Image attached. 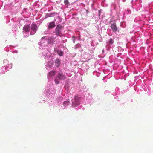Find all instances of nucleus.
Here are the masks:
<instances>
[{"label":"nucleus","instance_id":"f257e3e1","mask_svg":"<svg viewBox=\"0 0 153 153\" xmlns=\"http://www.w3.org/2000/svg\"><path fill=\"white\" fill-rule=\"evenodd\" d=\"M65 78V76L63 74V73L62 72H59L57 76L55 79V83L56 84H58L59 83V81L58 80V79L60 80H64Z\"/></svg>","mask_w":153,"mask_h":153},{"label":"nucleus","instance_id":"f03ea898","mask_svg":"<svg viewBox=\"0 0 153 153\" xmlns=\"http://www.w3.org/2000/svg\"><path fill=\"white\" fill-rule=\"evenodd\" d=\"M30 27L32 31L30 32V35L34 34L37 30V26L35 23H33L31 25Z\"/></svg>","mask_w":153,"mask_h":153},{"label":"nucleus","instance_id":"7ed1b4c3","mask_svg":"<svg viewBox=\"0 0 153 153\" xmlns=\"http://www.w3.org/2000/svg\"><path fill=\"white\" fill-rule=\"evenodd\" d=\"M62 28V27L61 26H60L59 25H58L57 26L55 31V33L56 35L58 36L60 35Z\"/></svg>","mask_w":153,"mask_h":153},{"label":"nucleus","instance_id":"20e7f679","mask_svg":"<svg viewBox=\"0 0 153 153\" xmlns=\"http://www.w3.org/2000/svg\"><path fill=\"white\" fill-rule=\"evenodd\" d=\"M75 102H72V105H74H74L75 106H77L79 104V98L77 97H75Z\"/></svg>","mask_w":153,"mask_h":153},{"label":"nucleus","instance_id":"39448f33","mask_svg":"<svg viewBox=\"0 0 153 153\" xmlns=\"http://www.w3.org/2000/svg\"><path fill=\"white\" fill-rule=\"evenodd\" d=\"M111 27L112 30L114 32H116L117 31V28L116 26V23H114L111 24Z\"/></svg>","mask_w":153,"mask_h":153},{"label":"nucleus","instance_id":"423d86ee","mask_svg":"<svg viewBox=\"0 0 153 153\" xmlns=\"http://www.w3.org/2000/svg\"><path fill=\"white\" fill-rule=\"evenodd\" d=\"M23 30L26 32H29L30 30V26L28 25H25L23 27Z\"/></svg>","mask_w":153,"mask_h":153},{"label":"nucleus","instance_id":"0eeeda50","mask_svg":"<svg viewBox=\"0 0 153 153\" xmlns=\"http://www.w3.org/2000/svg\"><path fill=\"white\" fill-rule=\"evenodd\" d=\"M55 26V25L54 22H50L48 26V28L50 29L53 28Z\"/></svg>","mask_w":153,"mask_h":153},{"label":"nucleus","instance_id":"6e6552de","mask_svg":"<svg viewBox=\"0 0 153 153\" xmlns=\"http://www.w3.org/2000/svg\"><path fill=\"white\" fill-rule=\"evenodd\" d=\"M55 66L57 67H59L60 65V61L59 59H57L55 61Z\"/></svg>","mask_w":153,"mask_h":153},{"label":"nucleus","instance_id":"1a4fd4ad","mask_svg":"<svg viewBox=\"0 0 153 153\" xmlns=\"http://www.w3.org/2000/svg\"><path fill=\"white\" fill-rule=\"evenodd\" d=\"M56 74V72L54 71H50L49 73V75L51 76H54Z\"/></svg>","mask_w":153,"mask_h":153},{"label":"nucleus","instance_id":"9d476101","mask_svg":"<svg viewBox=\"0 0 153 153\" xmlns=\"http://www.w3.org/2000/svg\"><path fill=\"white\" fill-rule=\"evenodd\" d=\"M69 103L68 101H64L63 103L64 106L65 107H66L69 105Z\"/></svg>","mask_w":153,"mask_h":153},{"label":"nucleus","instance_id":"9b49d317","mask_svg":"<svg viewBox=\"0 0 153 153\" xmlns=\"http://www.w3.org/2000/svg\"><path fill=\"white\" fill-rule=\"evenodd\" d=\"M57 53L60 56H62L63 55V52L61 51H57Z\"/></svg>","mask_w":153,"mask_h":153},{"label":"nucleus","instance_id":"f8f14e48","mask_svg":"<svg viewBox=\"0 0 153 153\" xmlns=\"http://www.w3.org/2000/svg\"><path fill=\"white\" fill-rule=\"evenodd\" d=\"M109 42L111 44H112L114 43V40L113 39L111 38L109 41Z\"/></svg>","mask_w":153,"mask_h":153},{"label":"nucleus","instance_id":"ddd939ff","mask_svg":"<svg viewBox=\"0 0 153 153\" xmlns=\"http://www.w3.org/2000/svg\"><path fill=\"white\" fill-rule=\"evenodd\" d=\"M64 3L65 4H67L68 3V0H65L64 1Z\"/></svg>","mask_w":153,"mask_h":153},{"label":"nucleus","instance_id":"4468645a","mask_svg":"<svg viewBox=\"0 0 153 153\" xmlns=\"http://www.w3.org/2000/svg\"><path fill=\"white\" fill-rule=\"evenodd\" d=\"M45 38V37H42V39H44Z\"/></svg>","mask_w":153,"mask_h":153},{"label":"nucleus","instance_id":"2eb2a0df","mask_svg":"<svg viewBox=\"0 0 153 153\" xmlns=\"http://www.w3.org/2000/svg\"><path fill=\"white\" fill-rule=\"evenodd\" d=\"M51 39H53V38L52 37H51Z\"/></svg>","mask_w":153,"mask_h":153}]
</instances>
